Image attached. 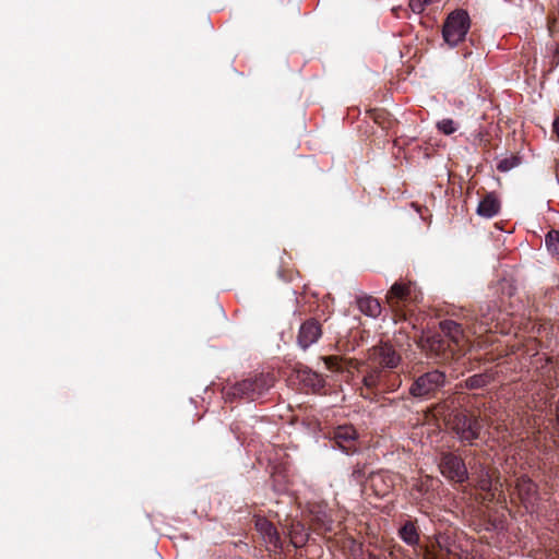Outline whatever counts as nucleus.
Returning <instances> with one entry per match:
<instances>
[{"label":"nucleus","instance_id":"f257e3e1","mask_svg":"<svg viewBox=\"0 0 559 559\" xmlns=\"http://www.w3.org/2000/svg\"><path fill=\"white\" fill-rule=\"evenodd\" d=\"M402 362L400 353L390 343H383L368 349L367 360L360 373L362 388L360 395L374 400L385 393L395 392L402 385L397 367Z\"/></svg>","mask_w":559,"mask_h":559},{"label":"nucleus","instance_id":"f03ea898","mask_svg":"<svg viewBox=\"0 0 559 559\" xmlns=\"http://www.w3.org/2000/svg\"><path fill=\"white\" fill-rule=\"evenodd\" d=\"M274 383L275 378L272 373H257L225 388L224 396L228 401L236 399L255 401L263 396Z\"/></svg>","mask_w":559,"mask_h":559},{"label":"nucleus","instance_id":"7ed1b4c3","mask_svg":"<svg viewBox=\"0 0 559 559\" xmlns=\"http://www.w3.org/2000/svg\"><path fill=\"white\" fill-rule=\"evenodd\" d=\"M445 384L447 374L439 369H431L414 378L408 393L414 399L428 401L437 397Z\"/></svg>","mask_w":559,"mask_h":559},{"label":"nucleus","instance_id":"20e7f679","mask_svg":"<svg viewBox=\"0 0 559 559\" xmlns=\"http://www.w3.org/2000/svg\"><path fill=\"white\" fill-rule=\"evenodd\" d=\"M448 426L457 436L461 442L473 445L480 437L481 419L475 414L455 411L449 415Z\"/></svg>","mask_w":559,"mask_h":559},{"label":"nucleus","instance_id":"39448f33","mask_svg":"<svg viewBox=\"0 0 559 559\" xmlns=\"http://www.w3.org/2000/svg\"><path fill=\"white\" fill-rule=\"evenodd\" d=\"M471 28V19L468 13L463 9H456L449 13L443 26V40L453 48L465 40L466 34Z\"/></svg>","mask_w":559,"mask_h":559},{"label":"nucleus","instance_id":"423d86ee","mask_svg":"<svg viewBox=\"0 0 559 559\" xmlns=\"http://www.w3.org/2000/svg\"><path fill=\"white\" fill-rule=\"evenodd\" d=\"M416 286L412 282H396L388 290L385 299L390 308L401 317L405 318L403 308L417 301Z\"/></svg>","mask_w":559,"mask_h":559},{"label":"nucleus","instance_id":"0eeeda50","mask_svg":"<svg viewBox=\"0 0 559 559\" xmlns=\"http://www.w3.org/2000/svg\"><path fill=\"white\" fill-rule=\"evenodd\" d=\"M423 348L426 349L432 358L440 361L452 359L461 350L460 347L451 344L450 340L440 332L427 336L423 341Z\"/></svg>","mask_w":559,"mask_h":559},{"label":"nucleus","instance_id":"6e6552de","mask_svg":"<svg viewBox=\"0 0 559 559\" xmlns=\"http://www.w3.org/2000/svg\"><path fill=\"white\" fill-rule=\"evenodd\" d=\"M439 467L442 475L450 480L462 484L468 479L465 462L452 452L442 453Z\"/></svg>","mask_w":559,"mask_h":559},{"label":"nucleus","instance_id":"1a4fd4ad","mask_svg":"<svg viewBox=\"0 0 559 559\" xmlns=\"http://www.w3.org/2000/svg\"><path fill=\"white\" fill-rule=\"evenodd\" d=\"M332 439L335 445L346 454H353L359 448L358 432L353 425L335 427L332 431Z\"/></svg>","mask_w":559,"mask_h":559},{"label":"nucleus","instance_id":"9d476101","mask_svg":"<svg viewBox=\"0 0 559 559\" xmlns=\"http://www.w3.org/2000/svg\"><path fill=\"white\" fill-rule=\"evenodd\" d=\"M397 475L390 471L372 472L368 475V484L377 497H386L393 490Z\"/></svg>","mask_w":559,"mask_h":559},{"label":"nucleus","instance_id":"9b49d317","mask_svg":"<svg viewBox=\"0 0 559 559\" xmlns=\"http://www.w3.org/2000/svg\"><path fill=\"white\" fill-rule=\"evenodd\" d=\"M322 336V325L314 319L309 318L304 321L299 328L297 335V344L302 348L307 349L311 345L316 344Z\"/></svg>","mask_w":559,"mask_h":559},{"label":"nucleus","instance_id":"f8f14e48","mask_svg":"<svg viewBox=\"0 0 559 559\" xmlns=\"http://www.w3.org/2000/svg\"><path fill=\"white\" fill-rule=\"evenodd\" d=\"M255 530L261 535L267 549L274 551L282 549V539L275 525L263 516H257L254 520Z\"/></svg>","mask_w":559,"mask_h":559},{"label":"nucleus","instance_id":"ddd939ff","mask_svg":"<svg viewBox=\"0 0 559 559\" xmlns=\"http://www.w3.org/2000/svg\"><path fill=\"white\" fill-rule=\"evenodd\" d=\"M515 489L525 508L533 504V501L538 493L537 485L527 476H521L516 479Z\"/></svg>","mask_w":559,"mask_h":559},{"label":"nucleus","instance_id":"4468645a","mask_svg":"<svg viewBox=\"0 0 559 559\" xmlns=\"http://www.w3.org/2000/svg\"><path fill=\"white\" fill-rule=\"evenodd\" d=\"M440 333L450 340V343L460 347L465 345V336L462 325L453 320H444L440 322Z\"/></svg>","mask_w":559,"mask_h":559},{"label":"nucleus","instance_id":"2eb2a0df","mask_svg":"<svg viewBox=\"0 0 559 559\" xmlns=\"http://www.w3.org/2000/svg\"><path fill=\"white\" fill-rule=\"evenodd\" d=\"M400 538L411 547H417L420 543V531L417 520L408 519L404 521L399 528Z\"/></svg>","mask_w":559,"mask_h":559},{"label":"nucleus","instance_id":"dca6fc26","mask_svg":"<svg viewBox=\"0 0 559 559\" xmlns=\"http://www.w3.org/2000/svg\"><path fill=\"white\" fill-rule=\"evenodd\" d=\"M477 214L481 217L491 218L500 212V201L492 192L487 193L477 206Z\"/></svg>","mask_w":559,"mask_h":559},{"label":"nucleus","instance_id":"f3484780","mask_svg":"<svg viewBox=\"0 0 559 559\" xmlns=\"http://www.w3.org/2000/svg\"><path fill=\"white\" fill-rule=\"evenodd\" d=\"M298 379L308 389L319 392L324 388V379L321 374L305 367L298 370Z\"/></svg>","mask_w":559,"mask_h":559},{"label":"nucleus","instance_id":"a211bd4d","mask_svg":"<svg viewBox=\"0 0 559 559\" xmlns=\"http://www.w3.org/2000/svg\"><path fill=\"white\" fill-rule=\"evenodd\" d=\"M491 381H493V376L491 372L486 371L483 373H477L468 377L466 380L460 382L457 384L459 389H467V390H477L487 386Z\"/></svg>","mask_w":559,"mask_h":559},{"label":"nucleus","instance_id":"6ab92c4d","mask_svg":"<svg viewBox=\"0 0 559 559\" xmlns=\"http://www.w3.org/2000/svg\"><path fill=\"white\" fill-rule=\"evenodd\" d=\"M496 318V306L490 304V302H486L484 305H480L479 308H478V313L475 316V320L478 321L479 320V331H477L476 329L474 330V333H483V332H486L488 331L487 326L489 324V322L493 321Z\"/></svg>","mask_w":559,"mask_h":559},{"label":"nucleus","instance_id":"aec40b11","mask_svg":"<svg viewBox=\"0 0 559 559\" xmlns=\"http://www.w3.org/2000/svg\"><path fill=\"white\" fill-rule=\"evenodd\" d=\"M358 309L366 316L377 318L381 313V304L372 296L357 298Z\"/></svg>","mask_w":559,"mask_h":559},{"label":"nucleus","instance_id":"412c9836","mask_svg":"<svg viewBox=\"0 0 559 559\" xmlns=\"http://www.w3.org/2000/svg\"><path fill=\"white\" fill-rule=\"evenodd\" d=\"M314 530L320 534L335 533V522L325 511H319L312 519Z\"/></svg>","mask_w":559,"mask_h":559},{"label":"nucleus","instance_id":"4be33fe9","mask_svg":"<svg viewBox=\"0 0 559 559\" xmlns=\"http://www.w3.org/2000/svg\"><path fill=\"white\" fill-rule=\"evenodd\" d=\"M453 403L454 400L450 397L448 400L433 404L429 411L432 413L433 417L443 419V421L448 425L449 415L456 411L450 409Z\"/></svg>","mask_w":559,"mask_h":559},{"label":"nucleus","instance_id":"5701e85b","mask_svg":"<svg viewBox=\"0 0 559 559\" xmlns=\"http://www.w3.org/2000/svg\"><path fill=\"white\" fill-rule=\"evenodd\" d=\"M545 245L552 254L559 255V230L551 229L545 237Z\"/></svg>","mask_w":559,"mask_h":559},{"label":"nucleus","instance_id":"b1692460","mask_svg":"<svg viewBox=\"0 0 559 559\" xmlns=\"http://www.w3.org/2000/svg\"><path fill=\"white\" fill-rule=\"evenodd\" d=\"M350 479L358 485L368 483V476L366 472V464L357 463L352 471Z\"/></svg>","mask_w":559,"mask_h":559},{"label":"nucleus","instance_id":"393cba45","mask_svg":"<svg viewBox=\"0 0 559 559\" xmlns=\"http://www.w3.org/2000/svg\"><path fill=\"white\" fill-rule=\"evenodd\" d=\"M437 128L443 134L450 135L457 130V123L454 120L447 118V119L440 120L437 123Z\"/></svg>","mask_w":559,"mask_h":559},{"label":"nucleus","instance_id":"a878e982","mask_svg":"<svg viewBox=\"0 0 559 559\" xmlns=\"http://www.w3.org/2000/svg\"><path fill=\"white\" fill-rule=\"evenodd\" d=\"M519 164H520V158L516 156H511V157L501 159L497 165V169L499 171L504 173V171H509L512 168L516 167Z\"/></svg>","mask_w":559,"mask_h":559},{"label":"nucleus","instance_id":"bb28decb","mask_svg":"<svg viewBox=\"0 0 559 559\" xmlns=\"http://www.w3.org/2000/svg\"><path fill=\"white\" fill-rule=\"evenodd\" d=\"M408 5H409L411 10L417 14L421 13L426 8V4L424 2H421V0H409Z\"/></svg>","mask_w":559,"mask_h":559},{"label":"nucleus","instance_id":"cd10ccee","mask_svg":"<svg viewBox=\"0 0 559 559\" xmlns=\"http://www.w3.org/2000/svg\"><path fill=\"white\" fill-rule=\"evenodd\" d=\"M325 365L330 370H338L340 369L337 357H326Z\"/></svg>","mask_w":559,"mask_h":559},{"label":"nucleus","instance_id":"c85d7f7f","mask_svg":"<svg viewBox=\"0 0 559 559\" xmlns=\"http://www.w3.org/2000/svg\"><path fill=\"white\" fill-rule=\"evenodd\" d=\"M385 117V112H378L373 116L374 122L378 124H382Z\"/></svg>","mask_w":559,"mask_h":559},{"label":"nucleus","instance_id":"c756f323","mask_svg":"<svg viewBox=\"0 0 559 559\" xmlns=\"http://www.w3.org/2000/svg\"><path fill=\"white\" fill-rule=\"evenodd\" d=\"M552 130L559 140V116L554 120Z\"/></svg>","mask_w":559,"mask_h":559},{"label":"nucleus","instance_id":"7c9ffc66","mask_svg":"<svg viewBox=\"0 0 559 559\" xmlns=\"http://www.w3.org/2000/svg\"><path fill=\"white\" fill-rule=\"evenodd\" d=\"M362 559H378L373 554H368L366 557H364Z\"/></svg>","mask_w":559,"mask_h":559}]
</instances>
